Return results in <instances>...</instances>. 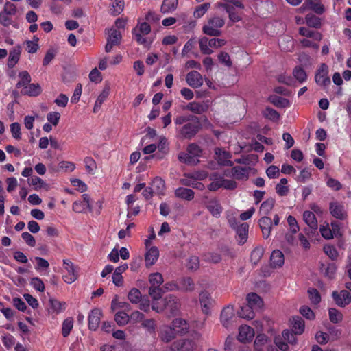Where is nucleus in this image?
<instances>
[{
    "label": "nucleus",
    "mask_w": 351,
    "mask_h": 351,
    "mask_svg": "<svg viewBox=\"0 0 351 351\" xmlns=\"http://www.w3.org/2000/svg\"><path fill=\"white\" fill-rule=\"evenodd\" d=\"M73 327V322L71 318H67L64 320L62 325V335L66 337L71 332Z\"/></svg>",
    "instance_id": "nucleus-53"
},
{
    "label": "nucleus",
    "mask_w": 351,
    "mask_h": 351,
    "mask_svg": "<svg viewBox=\"0 0 351 351\" xmlns=\"http://www.w3.org/2000/svg\"><path fill=\"white\" fill-rule=\"evenodd\" d=\"M179 290L184 291H193L195 285L191 278H183L179 280Z\"/></svg>",
    "instance_id": "nucleus-41"
},
{
    "label": "nucleus",
    "mask_w": 351,
    "mask_h": 351,
    "mask_svg": "<svg viewBox=\"0 0 351 351\" xmlns=\"http://www.w3.org/2000/svg\"><path fill=\"white\" fill-rule=\"evenodd\" d=\"M102 317V312L99 308H95L90 311L88 317V326L91 330H97Z\"/></svg>",
    "instance_id": "nucleus-13"
},
{
    "label": "nucleus",
    "mask_w": 351,
    "mask_h": 351,
    "mask_svg": "<svg viewBox=\"0 0 351 351\" xmlns=\"http://www.w3.org/2000/svg\"><path fill=\"white\" fill-rule=\"evenodd\" d=\"M264 250L262 247H255L250 255V261L253 265H257L263 257Z\"/></svg>",
    "instance_id": "nucleus-46"
},
{
    "label": "nucleus",
    "mask_w": 351,
    "mask_h": 351,
    "mask_svg": "<svg viewBox=\"0 0 351 351\" xmlns=\"http://www.w3.org/2000/svg\"><path fill=\"white\" fill-rule=\"evenodd\" d=\"M330 321L334 324H337L342 321V313L336 308H332L328 311Z\"/></svg>",
    "instance_id": "nucleus-51"
},
{
    "label": "nucleus",
    "mask_w": 351,
    "mask_h": 351,
    "mask_svg": "<svg viewBox=\"0 0 351 351\" xmlns=\"http://www.w3.org/2000/svg\"><path fill=\"white\" fill-rule=\"evenodd\" d=\"M186 81L189 86L194 88L200 87L204 82L202 75L196 71L188 73L186 76Z\"/></svg>",
    "instance_id": "nucleus-18"
},
{
    "label": "nucleus",
    "mask_w": 351,
    "mask_h": 351,
    "mask_svg": "<svg viewBox=\"0 0 351 351\" xmlns=\"http://www.w3.org/2000/svg\"><path fill=\"white\" fill-rule=\"evenodd\" d=\"M254 337V330L247 325H242L239 328L237 339L242 343L250 342Z\"/></svg>",
    "instance_id": "nucleus-17"
},
{
    "label": "nucleus",
    "mask_w": 351,
    "mask_h": 351,
    "mask_svg": "<svg viewBox=\"0 0 351 351\" xmlns=\"http://www.w3.org/2000/svg\"><path fill=\"white\" fill-rule=\"evenodd\" d=\"M224 23L223 19L220 17L211 18L204 25L202 31L206 35L219 36L221 33L219 29L224 25Z\"/></svg>",
    "instance_id": "nucleus-4"
},
{
    "label": "nucleus",
    "mask_w": 351,
    "mask_h": 351,
    "mask_svg": "<svg viewBox=\"0 0 351 351\" xmlns=\"http://www.w3.org/2000/svg\"><path fill=\"white\" fill-rule=\"evenodd\" d=\"M21 50L19 46L15 47L10 51L7 65L9 68H13L20 59Z\"/></svg>",
    "instance_id": "nucleus-27"
},
{
    "label": "nucleus",
    "mask_w": 351,
    "mask_h": 351,
    "mask_svg": "<svg viewBox=\"0 0 351 351\" xmlns=\"http://www.w3.org/2000/svg\"><path fill=\"white\" fill-rule=\"evenodd\" d=\"M299 33L300 35L306 37V38H312L314 41H319L322 39V34L319 32L310 30L304 27L299 29Z\"/></svg>",
    "instance_id": "nucleus-36"
},
{
    "label": "nucleus",
    "mask_w": 351,
    "mask_h": 351,
    "mask_svg": "<svg viewBox=\"0 0 351 351\" xmlns=\"http://www.w3.org/2000/svg\"><path fill=\"white\" fill-rule=\"evenodd\" d=\"M180 307L179 299L173 295H168L163 299L155 300V311H165L169 316L176 315Z\"/></svg>",
    "instance_id": "nucleus-1"
},
{
    "label": "nucleus",
    "mask_w": 351,
    "mask_h": 351,
    "mask_svg": "<svg viewBox=\"0 0 351 351\" xmlns=\"http://www.w3.org/2000/svg\"><path fill=\"white\" fill-rule=\"evenodd\" d=\"M309 298L312 304H317L321 301V296L319 291L316 289H309L308 290Z\"/></svg>",
    "instance_id": "nucleus-63"
},
{
    "label": "nucleus",
    "mask_w": 351,
    "mask_h": 351,
    "mask_svg": "<svg viewBox=\"0 0 351 351\" xmlns=\"http://www.w3.org/2000/svg\"><path fill=\"white\" fill-rule=\"evenodd\" d=\"M199 122L197 118L195 117V119L191 122L185 124L180 130L181 134L186 138H191L195 136L198 131Z\"/></svg>",
    "instance_id": "nucleus-16"
},
{
    "label": "nucleus",
    "mask_w": 351,
    "mask_h": 351,
    "mask_svg": "<svg viewBox=\"0 0 351 351\" xmlns=\"http://www.w3.org/2000/svg\"><path fill=\"white\" fill-rule=\"evenodd\" d=\"M199 45L201 52L203 54L210 55L213 51L209 47L208 38L204 36L199 39Z\"/></svg>",
    "instance_id": "nucleus-48"
},
{
    "label": "nucleus",
    "mask_w": 351,
    "mask_h": 351,
    "mask_svg": "<svg viewBox=\"0 0 351 351\" xmlns=\"http://www.w3.org/2000/svg\"><path fill=\"white\" fill-rule=\"evenodd\" d=\"M63 269L67 274L62 276L63 280L67 284L75 282L78 277L79 267L75 265L69 259L63 260Z\"/></svg>",
    "instance_id": "nucleus-7"
},
{
    "label": "nucleus",
    "mask_w": 351,
    "mask_h": 351,
    "mask_svg": "<svg viewBox=\"0 0 351 351\" xmlns=\"http://www.w3.org/2000/svg\"><path fill=\"white\" fill-rule=\"evenodd\" d=\"M199 258L196 256H190L186 263V267L191 271H195L199 268Z\"/></svg>",
    "instance_id": "nucleus-62"
},
{
    "label": "nucleus",
    "mask_w": 351,
    "mask_h": 351,
    "mask_svg": "<svg viewBox=\"0 0 351 351\" xmlns=\"http://www.w3.org/2000/svg\"><path fill=\"white\" fill-rule=\"evenodd\" d=\"M321 270L326 276L333 278L337 271V267L334 263H328L327 265L322 264Z\"/></svg>",
    "instance_id": "nucleus-45"
},
{
    "label": "nucleus",
    "mask_w": 351,
    "mask_h": 351,
    "mask_svg": "<svg viewBox=\"0 0 351 351\" xmlns=\"http://www.w3.org/2000/svg\"><path fill=\"white\" fill-rule=\"evenodd\" d=\"M306 24L311 27L319 28L321 27V20L313 14H308L305 17Z\"/></svg>",
    "instance_id": "nucleus-50"
},
{
    "label": "nucleus",
    "mask_w": 351,
    "mask_h": 351,
    "mask_svg": "<svg viewBox=\"0 0 351 351\" xmlns=\"http://www.w3.org/2000/svg\"><path fill=\"white\" fill-rule=\"evenodd\" d=\"M330 211L334 217L339 219H343L347 216L343 206L338 204L337 202H332L330 204Z\"/></svg>",
    "instance_id": "nucleus-25"
},
{
    "label": "nucleus",
    "mask_w": 351,
    "mask_h": 351,
    "mask_svg": "<svg viewBox=\"0 0 351 351\" xmlns=\"http://www.w3.org/2000/svg\"><path fill=\"white\" fill-rule=\"evenodd\" d=\"M248 169L244 167H234L230 171H226L225 176H232L238 180H247L248 178Z\"/></svg>",
    "instance_id": "nucleus-19"
},
{
    "label": "nucleus",
    "mask_w": 351,
    "mask_h": 351,
    "mask_svg": "<svg viewBox=\"0 0 351 351\" xmlns=\"http://www.w3.org/2000/svg\"><path fill=\"white\" fill-rule=\"evenodd\" d=\"M177 290H179V286L174 282H166L162 287L156 288L155 287V300H156L157 297L160 298L162 292Z\"/></svg>",
    "instance_id": "nucleus-34"
},
{
    "label": "nucleus",
    "mask_w": 351,
    "mask_h": 351,
    "mask_svg": "<svg viewBox=\"0 0 351 351\" xmlns=\"http://www.w3.org/2000/svg\"><path fill=\"white\" fill-rule=\"evenodd\" d=\"M149 236L145 239V254L144 261L147 268L151 267L154 265V227L150 226L149 228Z\"/></svg>",
    "instance_id": "nucleus-3"
},
{
    "label": "nucleus",
    "mask_w": 351,
    "mask_h": 351,
    "mask_svg": "<svg viewBox=\"0 0 351 351\" xmlns=\"http://www.w3.org/2000/svg\"><path fill=\"white\" fill-rule=\"evenodd\" d=\"M28 184L32 186L36 191L46 189L47 186L46 182L38 176H33L31 178H28Z\"/></svg>",
    "instance_id": "nucleus-42"
},
{
    "label": "nucleus",
    "mask_w": 351,
    "mask_h": 351,
    "mask_svg": "<svg viewBox=\"0 0 351 351\" xmlns=\"http://www.w3.org/2000/svg\"><path fill=\"white\" fill-rule=\"evenodd\" d=\"M315 80L318 85L324 88H326L330 84V80L328 77V66L326 64H322L320 66L315 74Z\"/></svg>",
    "instance_id": "nucleus-10"
},
{
    "label": "nucleus",
    "mask_w": 351,
    "mask_h": 351,
    "mask_svg": "<svg viewBox=\"0 0 351 351\" xmlns=\"http://www.w3.org/2000/svg\"><path fill=\"white\" fill-rule=\"evenodd\" d=\"M114 320L119 326H124L128 323L129 316L123 311H119L114 315Z\"/></svg>",
    "instance_id": "nucleus-55"
},
{
    "label": "nucleus",
    "mask_w": 351,
    "mask_h": 351,
    "mask_svg": "<svg viewBox=\"0 0 351 351\" xmlns=\"http://www.w3.org/2000/svg\"><path fill=\"white\" fill-rule=\"evenodd\" d=\"M42 92V88L39 84H29L25 88H23L21 93L23 95H28L29 97H37Z\"/></svg>",
    "instance_id": "nucleus-26"
},
{
    "label": "nucleus",
    "mask_w": 351,
    "mask_h": 351,
    "mask_svg": "<svg viewBox=\"0 0 351 351\" xmlns=\"http://www.w3.org/2000/svg\"><path fill=\"white\" fill-rule=\"evenodd\" d=\"M293 332L295 335L303 333L305 328L304 322L300 317H293L292 319Z\"/></svg>",
    "instance_id": "nucleus-38"
},
{
    "label": "nucleus",
    "mask_w": 351,
    "mask_h": 351,
    "mask_svg": "<svg viewBox=\"0 0 351 351\" xmlns=\"http://www.w3.org/2000/svg\"><path fill=\"white\" fill-rule=\"evenodd\" d=\"M319 232L325 239H331L334 237L333 232L330 229L328 223L325 222L322 224L319 228Z\"/></svg>",
    "instance_id": "nucleus-52"
},
{
    "label": "nucleus",
    "mask_w": 351,
    "mask_h": 351,
    "mask_svg": "<svg viewBox=\"0 0 351 351\" xmlns=\"http://www.w3.org/2000/svg\"><path fill=\"white\" fill-rule=\"evenodd\" d=\"M279 222L280 217L277 214L274 216L273 219L267 216H262L260 218L258 225L264 239H268L270 237L273 225L277 226L279 224Z\"/></svg>",
    "instance_id": "nucleus-6"
},
{
    "label": "nucleus",
    "mask_w": 351,
    "mask_h": 351,
    "mask_svg": "<svg viewBox=\"0 0 351 351\" xmlns=\"http://www.w3.org/2000/svg\"><path fill=\"white\" fill-rule=\"evenodd\" d=\"M303 220L309 228V229H304V232L309 237L311 233H313L317 230L318 228L317 220L315 214L309 210L304 212Z\"/></svg>",
    "instance_id": "nucleus-9"
},
{
    "label": "nucleus",
    "mask_w": 351,
    "mask_h": 351,
    "mask_svg": "<svg viewBox=\"0 0 351 351\" xmlns=\"http://www.w3.org/2000/svg\"><path fill=\"white\" fill-rule=\"evenodd\" d=\"M207 209L210 211L213 216L219 217L222 212V208L219 201L213 198L204 202Z\"/></svg>",
    "instance_id": "nucleus-22"
},
{
    "label": "nucleus",
    "mask_w": 351,
    "mask_h": 351,
    "mask_svg": "<svg viewBox=\"0 0 351 351\" xmlns=\"http://www.w3.org/2000/svg\"><path fill=\"white\" fill-rule=\"evenodd\" d=\"M143 296L136 288H132L128 293V298L132 304H138Z\"/></svg>",
    "instance_id": "nucleus-47"
},
{
    "label": "nucleus",
    "mask_w": 351,
    "mask_h": 351,
    "mask_svg": "<svg viewBox=\"0 0 351 351\" xmlns=\"http://www.w3.org/2000/svg\"><path fill=\"white\" fill-rule=\"evenodd\" d=\"M178 0H164L161 5V11L163 13H169L174 11L178 5Z\"/></svg>",
    "instance_id": "nucleus-44"
},
{
    "label": "nucleus",
    "mask_w": 351,
    "mask_h": 351,
    "mask_svg": "<svg viewBox=\"0 0 351 351\" xmlns=\"http://www.w3.org/2000/svg\"><path fill=\"white\" fill-rule=\"evenodd\" d=\"M49 303L48 311L51 314L58 315L65 311L67 306L65 302L59 301L56 298H50Z\"/></svg>",
    "instance_id": "nucleus-20"
},
{
    "label": "nucleus",
    "mask_w": 351,
    "mask_h": 351,
    "mask_svg": "<svg viewBox=\"0 0 351 351\" xmlns=\"http://www.w3.org/2000/svg\"><path fill=\"white\" fill-rule=\"evenodd\" d=\"M278 44L281 50L285 51H291L293 49V38L289 36H280Z\"/></svg>",
    "instance_id": "nucleus-35"
},
{
    "label": "nucleus",
    "mask_w": 351,
    "mask_h": 351,
    "mask_svg": "<svg viewBox=\"0 0 351 351\" xmlns=\"http://www.w3.org/2000/svg\"><path fill=\"white\" fill-rule=\"evenodd\" d=\"M154 138V129H152L150 127L148 128V133L142 138L141 141V143L142 145H145V147L143 149V153L144 154H150L154 153V143H151L149 145H147L149 143L148 141L149 139H152Z\"/></svg>",
    "instance_id": "nucleus-24"
},
{
    "label": "nucleus",
    "mask_w": 351,
    "mask_h": 351,
    "mask_svg": "<svg viewBox=\"0 0 351 351\" xmlns=\"http://www.w3.org/2000/svg\"><path fill=\"white\" fill-rule=\"evenodd\" d=\"M203 258L204 261L212 263H218L221 261V255L215 252L204 254Z\"/></svg>",
    "instance_id": "nucleus-60"
},
{
    "label": "nucleus",
    "mask_w": 351,
    "mask_h": 351,
    "mask_svg": "<svg viewBox=\"0 0 351 351\" xmlns=\"http://www.w3.org/2000/svg\"><path fill=\"white\" fill-rule=\"evenodd\" d=\"M332 296L336 304L340 307H344L351 303V295L346 290L340 292L333 291Z\"/></svg>",
    "instance_id": "nucleus-14"
},
{
    "label": "nucleus",
    "mask_w": 351,
    "mask_h": 351,
    "mask_svg": "<svg viewBox=\"0 0 351 351\" xmlns=\"http://www.w3.org/2000/svg\"><path fill=\"white\" fill-rule=\"evenodd\" d=\"M295 79L300 84L304 82L307 79L305 71L300 66H296L293 71Z\"/></svg>",
    "instance_id": "nucleus-49"
},
{
    "label": "nucleus",
    "mask_w": 351,
    "mask_h": 351,
    "mask_svg": "<svg viewBox=\"0 0 351 351\" xmlns=\"http://www.w3.org/2000/svg\"><path fill=\"white\" fill-rule=\"evenodd\" d=\"M215 154L218 162L222 165H232V162L230 160L231 155L229 152L220 148L215 149Z\"/></svg>",
    "instance_id": "nucleus-28"
},
{
    "label": "nucleus",
    "mask_w": 351,
    "mask_h": 351,
    "mask_svg": "<svg viewBox=\"0 0 351 351\" xmlns=\"http://www.w3.org/2000/svg\"><path fill=\"white\" fill-rule=\"evenodd\" d=\"M169 148L166 138L160 136L158 146H155V158L162 159L168 153Z\"/></svg>",
    "instance_id": "nucleus-23"
},
{
    "label": "nucleus",
    "mask_w": 351,
    "mask_h": 351,
    "mask_svg": "<svg viewBox=\"0 0 351 351\" xmlns=\"http://www.w3.org/2000/svg\"><path fill=\"white\" fill-rule=\"evenodd\" d=\"M173 330H174L178 335L185 334L189 329V325L186 322L182 319H176L172 323Z\"/></svg>",
    "instance_id": "nucleus-32"
},
{
    "label": "nucleus",
    "mask_w": 351,
    "mask_h": 351,
    "mask_svg": "<svg viewBox=\"0 0 351 351\" xmlns=\"http://www.w3.org/2000/svg\"><path fill=\"white\" fill-rule=\"evenodd\" d=\"M178 333L173 330L172 326H165L160 333L161 339L163 341L169 342L172 340Z\"/></svg>",
    "instance_id": "nucleus-40"
},
{
    "label": "nucleus",
    "mask_w": 351,
    "mask_h": 351,
    "mask_svg": "<svg viewBox=\"0 0 351 351\" xmlns=\"http://www.w3.org/2000/svg\"><path fill=\"white\" fill-rule=\"evenodd\" d=\"M230 224L231 226L236 230L239 244H244L247 241L248 237V223L246 222H243L239 225H237L236 223L234 224L231 222Z\"/></svg>",
    "instance_id": "nucleus-11"
},
{
    "label": "nucleus",
    "mask_w": 351,
    "mask_h": 351,
    "mask_svg": "<svg viewBox=\"0 0 351 351\" xmlns=\"http://www.w3.org/2000/svg\"><path fill=\"white\" fill-rule=\"evenodd\" d=\"M247 305L251 306L255 311L259 310L263 305L262 299L255 293L247 295Z\"/></svg>",
    "instance_id": "nucleus-29"
},
{
    "label": "nucleus",
    "mask_w": 351,
    "mask_h": 351,
    "mask_svg": "<svg viewBox=\"0 0 351 351\" xmlns=\"http://www.w3.org/2000/svg\"><path fill=\"white\" fill-rule=\"evenodd\" d=\"M72 208L74 212L77 213H86L87 210L89 211V207L86 206V204L81 200L74 202Z\"/></svg>",
    "instance_id": "nucleus-61"
},
{
    "label": "nucleus",
    "mask_w": 351,
    "mask_h": 351,
    "mask_svg": "<svg viewBox=\"0 0 351 351\" xmlns=\"http://www.w3.org/2000/svg\"><path fill=\"white\" fill-rule=\"evenodd\" d=\"M151 32V26L147 22L138 23V25L133 28L132 34L133 39L138 44L142 45L145 47H149L151 40H148L145 36Z\"/></svg>",
    "instance_id": "nucleus-2"
},
{
    "label": "nucleus",
    "mask_w": 351,
    "mask_h": 351,
    "mask_svg": "<svg viewBox=\"0 0 351 351\" xmlns=\"http://www.w3.org/2000/svg\"><path fill=\"white\" fill-rule=\"evenodd\" d=\"M108 96V90L104 89L100 93V95L97 97V98L95 101L94 108H93L94 112H97L99 110V109L100 108V107L102 105V104L104 103V101L107 99Z\"/></svg>",
    "instance_id": "nucleus-54"
},
{
    "label": "nucleus",
    "mask_w": 351,
    "mask_h": 351,
    "mask_svg": "<svg viewBox=\"0 0 351 351\" xmlns=\"http://www.w3.org/2000/svg\"><path fill=\"white\" fill-rule=\"evenodd\" d=\"M287 182L286 178H281L280 182L276 186V192L281 197L286 196L289 193V189Z\"/></svg>",
    "instance_id": "nucleus-43"
},
{
    "label": "nucleus",
    "mask_w": 351,
    "mask_h": 351,
    "mask_svg": "<svg viewBox=\"0 0 351 351\" xmlns=\"http://www.w3.org/2000/svg\"><path fill=\"white\" fill-rule=\"evenodd\" d=\"M276 201L274 198L269 197L264 201L260 206L258 213L261 216H267L274 208Z\"/></svg>",
    "instance_id": "nucleus-31"
},
{
    "label": "nucleus",
    "mask_w": 351,
    "mask_h": 351,
    "mask_svg": "<svg viewBox=\"0 0 351 351\" xmlns=\"http://www.w3.org/2000/svg\"><path fill=\"white\" fill-rule=\"evenodd\" d=\"M271 265L273 267H280L285 262L282 252L278 250H274L270 257Z\"/></svg>",
    "instance_id": "nucleus-30"
},
{
    "label": "nucleus",
    "mask_w": 351,
    "mask_h": 351,
    "mask_svg": "<svg viewBox=\"0 0 351 351\" xmlns=\"http://www.w3.org/2000/svg\"><path fill=\"white\" fill-rule=\"evenodd\" d=\"M201 152V149L197 145L191 143L189 145L186 153L179 154V160L186 164L195 165L198 162L196 158L199 156Z\"/></svg>",
    "instance_id": "nucleus-5"
},
{
    "label": "nucleus",
    "mask_w": 351,
    "mask_h": 351,
    "mask_svg": "<svg viewBox=\"0 0 351 351\" xmlns=\"http://www.w3.org/2000/svg\"><path fill=\"white\" fill-rule=\"evenodd\" d=\"M84 162L86 171L88 173L93 175L97 167L95 160L92 157H86Z\"/></svg>",
    "instance_id": "nucleus-58"
},
{
    "label": "nucleus",
    "mask_w": 351,
    "mask_h": 351,
    "mask_svg": "<svg viewBox=\"0 0 351 351\" xmlns=\"http://www.w3.org/2000/svg\"><path fill=\"white\" fill-rule=\"evenodd\" d=\"M121 38V35L120 32L117 29H112L107 38V41L112 43V45H117L119 44Z\"/></svg>",
    "instance_id": "nucleus-59"
},
{
    "label": "nucleus",
    "mask_w": 351,
    "mask_h": 351,
    "mask_svg": "<svg viewBox=\"0 0 351 351\" xmlns=\"http://www.w3.org/2000/svg\"><path fill=\"white\" fill-rule=\"evenodd\" d=\"M324 253L331 259L336 260L338 257V252L336 248L330 245H325L324 247Z\"/></svg>",
    "instance_id": "nucleus-64"
},
{
    "label": "nucleus",
    "mask_w": 351,
    "mask_h": 351,
    "mask_svg": "<svg viewBox=\"0 0 351 351\" xmlns=\"http://www.w3.org/2000/svg\"><path fill=\"white\" fill-rule=\"evenodd\" d=\"M287 221L289 227V232L293 234H296L300 230V227L296 219L292 216L289 215L287 217Z\"/></svg>",
    "instance_id": "nucleus-56"
},
{
    "label": "nucleus",
    "mask_w": 351,
    "mask_h": 351,
    "mask_svg": "<svg viewBox=\"0 0 351 351\" xmlns=\"http://www.w3.org/2000/svg\"><path fill=\"white\" fill-rule=\"evenodd\" d=\"M19 77L20 80L16 84V88H20L21 87L25 88V86H27L32 80L31 76L27 71H23L20 72L19 73Z\"/></svg>",
    "instance_id": "nucleus-39"
},
{
    "label": "nucleus",
    "mask_w": 351,
    "mask_h": 351,
    "mask_svg": "<svg viewBox=\"0 0 351 351\" xmlns=\"http://www.w3.org/2000/svg\"><path fill=\"white\" fill-rule=\"evenodd\" d=\"M195 343L190 339H180L174 341L171 346L172 351H193Z\"/></svg>",
    "instance_id": "nucleus-12"
},
{
    "label": "nucleus",
    "mask_w": 351,
    "mask_h": 351,
    "mask_svg": "<svg viewBox=\"0 0 351 351\" xmlns=\"http://www.w3.org/2000/svg\"><path fill=\"white\" fill-rule=\"evenodd\" d=\"M175 195L178 198L191 201L194 198V192L190 189L179 187L175 191Z\"/></svg>",
    "instance_id": "nucleus-33"
},
{
    "label": "nucleus",
    "mask_w": 351,
    "mask_h": 351,
    "mask_svg": "<svg viewBox=\"0 0 351 351\" xmlns=\"http://www.w3.org/2000/svg\"><path fill=\"white\" fill-rule=\"evenodd\" d=\"M208 108V101L202 103L193 101L188 104L184 108L195 114H202L206 112Z\"/></svg>",
    "instance_id": "nucleus-21"
},
{
    "label": "nucleus",
    "mask_w": 351,
    "mask_h": 351,
    "mask_svg": "<svg viewBox=\"0 0 351 351\" xmlns=\"http://www.w3.org/2000/svg\"><path fill=\"white\" fill-rule=\"evenodd\" d=\"M263 115L267 119L273 121H276L279 119L280 115L278 112L274 109L267 107L263 111Z\"/></svg>",
    "instance_id": "nucleus-57"
},
{
    "label": "nucleus",
    "mask_w": 351,
    "mask_h": 351,
    "mask_svg": "<svg viewBox=\"0 0 351 351\" xmlns=\"http://www.w3.org/2000/svg\"><path fill=\"white\" fill-rule=\"evenodd\" d=\"M254 309L247 304L241 306L239 311H237V315L239 317L252 319L254 317Z\"/></svg>",
    "instance_id": "nucleus-37"
},
{
    "label": "nucleus",
    "mask_w": 351,
    "mask_h": 351,
    "mask_svg": "<svg viewBox=\"0 0 351 351\" xmlns=\"http://www.w3.org/2000/svg\"><path fill=\"white\" fill-rule=\"evenodd\" d=\"M234 317V309L232 304L226 306L221 311L220 322L223 327L228 328L232 326V319Z\"/></svg>",
    "instance_id": "nucleus-8"
},
{
    "label": "nucleus",
    "mask_w": 351,
    "mask_h": 351,
    "mask_svg": "<svg viewBox=\"0 0 351 351\" xmlns=\"http://www.w3.org/2000/svg\"><path fill=\"white\" fill-rule=\"evenodd\" d=\"M199 300L202 312L208 315L210 313V308L213 306L215 301L212 299L210 294L207 291H202L199 295Z\"/></svg>",
    "instance_id": "nucleus-15"
}]
</instances>
